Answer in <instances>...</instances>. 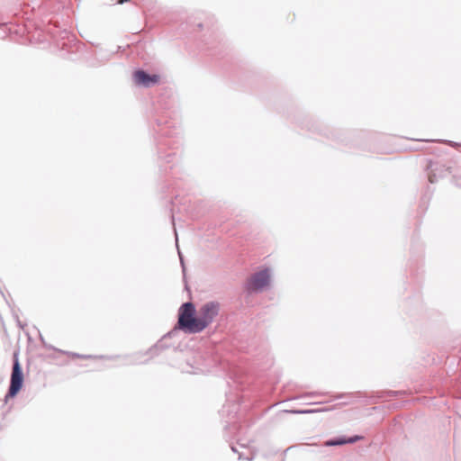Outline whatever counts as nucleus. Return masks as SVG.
I'll return each instance as SVG.
<instances>
[{
  "mask_svg": "<svg viewBox=\"0 0 461 461\" xmlns=\"http://www.w3.org/2000/svg\"><path fill=\"white\" fill-rule=\"evenodd\" d=\"M269 274L264 270L253 275L248 282V289L250 291H258L267 286L269 284Z\"/></svg>",
  "mask_w": 461,
  "mask_h": 461,
  "instance_id": "obj_4",
  "label": "nucleus"
},
{
  "mask_svg": "<svg viewBox=\"0 0 461 461\" xmlns=\"http://www.w3.org/2000/svg\"><path fill=\"white\" fill-rule=\"evenodd\" d=\"M314 411H315L314 409H301V410L296 411L295 412H297V413H311V412H314Z\"/></svg>",
  "mask_w": 461,
  "mask_h": 461,
  "instance_id": "obj_6",
  "label": "nucleus"
},
{
  "mask_svg": "<svg viewBox=\"0 0 461 461\" xmlns=\"http://www.w3.org/2000/svg\"><path fill=\"white\" fill-rule=\"evenodd\" d=\"M177 324L185 332L199 333L198 316H195V308L192 303H185L179 308Z\"/></svg>",
  "mask_w": 461,
  "mask_h": 461,
  "instance_id": "obj_1",
  "label": "nucleus"
},
{
  "mask_svg": "<svg viewBox=\"0 0 461 461\" xmlns=\"http://www.w3.org/2000/svg\"><path fill=\"white\" fill-rule=\"evenodd\" d=\"M346 441H339L337 444H342V443H345Z\"/></svg>",
  "mask_w": 461,
  "mask_h": 461,
  "instance_id": "obj_7",
  "label": "nucleus"
},
{
  "mask_svg": "<svg viewBox=\"0 0 461 461\" xmlns=\"http://www.w3.org/2000/svg\"><path fill=\"white\" fill-rule=\"evenodd\" d=\"M23 384V375L22 372L21 365L17 357H14V362L13 366L11 383L8 391L9 397H14L19 391L22 389Z\"/></svg>",
  "mask_w": 461,
  "mask_h": 461,
  "instance_id": "obj_3",
  "label": "nucleus"
},
{
  "mask_svg": "<svg viewBox=\"0 0 461 461\" xmlns=\"http://www.w3.org/2000/svg\"><path fill=\"white\" fill-rule=\"evenodd\" d=\"M220 304L215 302H209L203 304L198 312L199 332L206 329L218 315Z\"/></svg>",
  "mask_w": 461,
  "mask_h": 461,
  "instance_id": "obj_2",
  "label": "nucleus"
},
{
  "mask_svg": "<svg viewBox=\"0 0 461 461\" xmlns=\"http://www.w3.org/2000/svg\"><path fill=\"white\" fill-rule=\"evenodd\" d=\"M133 78L136 84L144 86H149L151 84H157L159 81V76L149 75L143 70H137L133 74Z\"/></svg>",
  "mask_w": 461,
  "mask_h": 461,
  "instance_id": "obj_5",
  "label": "nucleus"
}]
</instances>
